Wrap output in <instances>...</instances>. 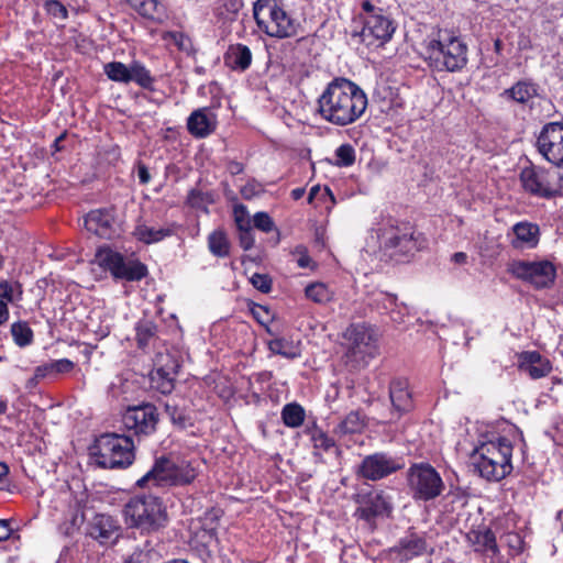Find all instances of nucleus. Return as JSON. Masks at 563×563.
Segmentation results:
<instances>
[{
  "mask_svg": "<svg viewBox=\"0 0 563 563\" xmlns=\"http://www.w3.org/2000/svg\"><path fill=\"white\" fill-rule=\"evenodd\" d=\"M367 96L355 82L343 77L331 80L317 99L316 113L335 126H346L362 118Z\"/></svg>",
  "mask_w": 563,
  "mask_h": 563,
  "instance_id": "nucleus-1",
  "label": "nucleus"
},
{
  "mask_svg": "<svg viewBox=\"0 0 563 563\" xmlns=\"http://www.w3.org/2000/svg\"><path fill=\"white\" fill-rule=\"evenodd\" d=\"M512 444L504 438L479 442L471 454L474 471L487 481L499 482L512 471Z\"/></svg>",
  "mask_w": 563,
  "mask_h": 563,
  "instance_id": "nucleus-2",
  "label": "nucleus"
},
{
  "mask_svg": "<svg viewBox=\"0 0 563 563\" xmlns=\"http://www.w3.org/2000/svg\"><path fill=\"white\" fill-rule=\"evenodd\" d=\"M253 15L258 29L271 37H291L299 29L298 21L286 10L282 0H256Z\"/></svg>",
  "mask_w": 563,
  "mask_h": 563,
  "instance_id": "nucleus-3",
  "label": "nucleus"
},
{
  "mask_svg": "<svg viewBox=\"0 0 563 563\" xmlns=\"http://www.w3.org/2000/svg\"><path fill=\"white\" fill-rule=\"evenodd\" d=\"M125 522L142 532L161 529L167 522V512L161 498L141 494L129 499L123 508Z\"/></svg>",
  "mask_w": 563,
  "mask_h": 563,
  "instance_id": "nucleus-4",
  "label": "nucleus"
},
{
  "mask_svg": "<svg viewBox=\"0 0 563 563\" xmlns=\"http://www.w3.org/2000/svg\"><path fill=\"white\" fill-rule=\"evenodd\" d=\"M133 440L124 434L103 433L91 448V459L102 468H125L134 459Z\"/></svg>",
  "mask_w": 563,
  "mask_h": 563,
  "instance_id": "nucleus-5",
  "label": "nucleus"
},
{
  "mask_svg": "<svg viewBox=\"0 0 563 563\" xmlns=\"http://www.w3.org/2000/svg\"><path fill=\"white\" fill-rule=\"evenodd\" d=\"M426 53L438 70L459 71L467 64V45L456 35L440 31L427 43Z\"/></svg>",
  "mask_w": 563,
  "mask_h": 563,
  "instance_id": "nucleus-6",
  "label": "nucleus"
},
{
  "mask_svg": "<svg viewBox=\"0 0 563 563\" xmlns=\"http://www.w3.org/2000/svg\"><path fill=\"white\" fill-rule=\"evenodd\" d=\"M197 476L196 470L187 461L172 457H157L152 468L137 479L141 488L168 487L190 484Z\"/></svg>",
  "mask_w": 563,
  "mask_h": 563,
  "instance_id": "nucleus-7",
  "label": "nucleus"
},
{
  "mask_svg": "<svg viewBox=\"0 0 563 563\" xmlns=\"http://www.w3.org/2000/svg\"><path fill=\"white\" fill-rule=\"evenodd\" d=\"M361 8L364 12L363 27L354 36H360L361 42L367 46H382L389 42L397 29L393 18L369 0L362 1Z\"/></svg>",
  "mask_w": 563,
  "mask_h": 563,
  "instance_id": "nucleus-8",
  "label": "nucleus"
},
{
  "mask_svg": "<svg viewBox=\"0 0 563 563\" xmlns=\"http://www.w3.org/2000/svg\"><path fill=\"white\" fill-rule=\"evenodd\" d=\"M407 482L412 498L418 501L434 500L445 489L441 475L428 463L412 464L407 471Z\"/></svg>",
  "mask_w": 563,
  "mask_h": 563,
  "instance_id": "nucleus-9",
  "label": "nucleus"
},
{
  "mask_svg": "<svg viewBox=\"0 0 563 563\" xmlns=\"http://www.w3.org/2000/svg\"><path fill=\"white\" fill-rule=\"evenodd\" d=\"M520 184L532 196L549 199L563 195V172L556 175L543 167L530 165L521 169Z\"/></svg>",
  "mask_w": 563,
  "mask_h": 563,
  "instance_id": "nucleus-10",
  "label": "nucleus"
},
{
  "mask_svg": "<svg viewBox=\"0 0 563 563\" xmlns=\"http://www.w3.org/2000/svg\"><path fill=\"white\" fill-rule=\"evenodd\" d=\"M95 262L114 279L139 282L148 273L146 265L139 260L125 258L109 247H100L95 255Z\"/></svg>",
  "mask_w": 563,
  "mask_h": 563,
  "instance_id": "nucleus-11",
  "label": "nucleus"
},
{
  "mask_svg": "<svg viewBox=\"0 0 563 563\" xmlns=\"http://www.w3.org/2000/svg\"><path fill=\"white\" fill-rule=\"evenodd\" d=\"M378 239L380 247L396 261H401L420 249L415 230L407 224L384 227L379 230Z\"/></svg>",
  "mask_w": 563,
  "mask_h": 563,
  "instance_id": "nucleus-12",
  "label": "nucleus"
},
{
  "mask_svg": "<svg viewBox=\"0 0 563 563\" xmlns=\"http://www.w3.org/2000/svg\"><path fill=\"white\" fill-rule=\"evenodd\" d=\"M508 272L516 278L531 284L536 289H548L554 285L556 268L549 261H514Z\"/></svg>",
  "mask_w": 563,
  "mask_h": 563,
  "instance_id": "nucleus-13",
  "label": "nucleus"
},
{
  "mask_svg": "<svg viewBox=\"0 0 563 563\" xmlns=\"http://www.w3.org/2000/svg\"><path fill=\"white\" fill-rule=\"evenodd\" d=\"M349 347L347 356L357 363H367L377 354V334L375 330L365 324L350 325L344 334Z\"/></svg>",
  "mask_w": 563,
  "mask_h": 563,
  "instance_id": "nucleus-14",
  "label": "nucleus"
},
{
  "mask_svg": "<svg viewBox=\"0 0 563 563\" xmlns=\"http://www.w3.org/2000/svg\"><path fill=\"white\" fill-rule=\"evenodd\" d=\"M157 408L152 404L129 407L122 416V424L134 435L142 438L153 434L158 424Z\"/></svg>",
  "mask_w": 563,
  "mask_h": 563,
  "instance_id": "nucleus-15",
  "label": "nucleus"
},
{
  "mask_svg": "<svg viewBox=\"0 0 563 563\" xmlns=\"http://www.w3.org/2000/svg\"><path fill=\"white\" fill-rule=\"evenodd\" d=\"M404 467L401 459L386 452L366 455L357 466L356 474L368 481H379Z\"/></svg>",
  "mask_w": 563,
  "mask_h": 563,
  "instance_id": "nucleus-16",
  "label": "nucleus"
},
{
  "mask_svg": "<svg viewBox=\"0 0 563 563\" xmlns=\"http://www.w3.org/2000/svg\"><path fill=\"white\" fill-rule=\"evenodd\" d=\"M537 147L548 162L563 167V123H547L537 139Z\"/></svg>",
  "mask_w": 563,
  "mask_h": 563,
  "instance_id": "nucleus-17",
  "label": "nucleus"
},
{
  "mask_svg": "<svg viewBox=\"0 0 563 563\" xmlns=\"http://www.w3.org/2000/svg\"><path fill=\"white\" fill-rule=\"evenodd\" d=\"M190 547L205 563H217L219 540L216 527H195L190 538Z\"/></svg>",
  "mask_w": 563,
  "mask_h": 563,
  "instance_id": "nucleus-18",
  "label": "nucleus"
},
{
  "mask_svg": "<svg viewBox=\"0 0 563 563\" xmlns=\"http://www.w3.org/2000/svg\"><path fill=\"white\" fill-rule=\"evenodd\" d=\"M121 533L119 521L110 515L96 514L87 523L86 534L101 545L117 542Z\"/></svg>",
  "mask_w": 563,
  "mask_h": 563,
  "instance_id": "nucleus-19",
  "label": "nucleus"
},
{
  "mask_svg": "<svg viewBox=\"0 0 563 563\" xmlns=\"http://www.w3.org/2000/svg\"><path fill=\"white\" fill-rule=\"evenodd\" d=\"M541 238L539 224L527 220L515 223L507 232V239L514 250H533Z\"/></svg>",
  "mask_w": 563,
  "mask_h": 563,
  "instance_id": "nucleus-20",
  "label": "nucleus"
},
{
  "mask_svg": "<svg viewBox=\"0 0 563 563\" xmlns=\"http://www.w3.org/2000/svg\"><path fill=\"white\" fill-rule=\"evenodd\" d=\"M85 228L102 238L112 239L119 234V224L113 209H97L90 211L84 220Z\"/></svg>",
  "mask_w": 563,
  "mask_h": 563,
  "instance_id": "nucleus-21",
  "label": "nucleus"
},
{
  "mask_svg": "<svg viewBox=\"0 0 563 563\" xmlns=\"http://www.w3.org/2000/svg\"><path fill=\"white\" fill-rule=\"evenodd\" d=\"M356 501L358 507L355 511V516L367 522H371L378 516L388 514L391 509L383 492L372 490L358 494Z\"/></svg>",
  "mask_w": 563,
  "mask_h": 563,
  "instance_id": "nucleus-22",
  "label": "nucleus"
},
{
  "mask_svg": "<svg viewBox=\"0 0 563 563\" xmlns=\"http://www.w3.org/2000/svg\"><path fill=\"white\" fill-rule=\"evenodd\" d=\"M518 368L531 379H539L551 373L552 364L539 352L526 351L518 355Z\"/></svg>",
  "mask_w": 563,
  "mask_h": 563,
  "instance_id": "nucleus-23",
  "label": "nucleus"
},
{
  "mask_svg": "<svg viewBox=\"0 0 563 563\" xmlns=\"http://www.w3.org/2000/svg\"><path fill=\"white\" fill-rule=\"evenodd\" d=\"M217 115L207 107L195 110L187 119L189 133L198 139H203L214 132Z\"/></svg>",
  "mask_w": 563,
  "mask_h": 563,
  "instance_id": "nucleus-24",
  "label": "nucleus"
},
{
  "mask_svg": "<svg viewBox=\"0 0 563 563\" xmlns=\"http://www.w3.org/2000/svg\"><path fill=\"white\" fill-rule=\"evenodd\" d=\"M427 542L423 537L418 534L406 536L399 540L398 544L390 549V555L394 560L404 563L427 552Z\"/></svg>",
  "mask_w": 563,
  "mask_h": 563,
  "instance_id": "nucleus-25",
  "label": "nucleus"
},
{
  "mask_svg": "<svg viewBox=\"0 0 563 563\" xmlns=\"http://www.w3.org/2000/svg\"><path fill=\"white\" fill-rule=\"evenodd\" d=\"M178 364L170 360L169 364L157 367L151 374V386L157 391L168 395L175 388V377L177 375Z\"/></svg>",
  "mask_w": 563,
  "mask_h": 563,
  "instance_id": "nucleus-26",
  "label": "nucleus"
},
{
  "mask_svg": "<svg viewBox=\"0 0 563 563\" xmlns=\"http://www.w3.org/2000/svg\"><path fill=\"white\" fill-rule=\"evenodd\" d=\"M389 398L394 409L398 412H406L412 407L409 383L406 378H394L389 385Z\"/></svg>",
  "mask_w": 563,
  "mask_h": 563,
  "instance_id": "nucleus-27",
  "label": "nucleus"
},
{
  "mask_svg": "<svg viewBox=\"0 0 563 563\" xmlns=\"http://www.w3.org/2000/svg\"><path fill=\"white\" fill-rule=\"evenodd\" d=\"M224 65L234 71H245L252 64L251 49L241 43L231 44L223 56Z\"/></svg>",
  "mask_w": 563,
  "mask_h": 563,
  "instance_id": "nucleus-28",
  "label": "nucleus"
},
{
  "mask_svg": "<svg viewBox=\"0 0 563 563\" xmlns=\"http://www.w3.org/2000/svg\"><path fill=\"white\" fill-rule=\"evenodd\" d=\"M125 2L144 19L162 22L166 18V8L161 0H125Z\"/></svg>",
  "mask_w": 563,
  "mask_h": 563,
  "instance_id": "nucleus-29",
  "label": "nucleus"
},
{
  "mask_svg": "<svg viewBox=\"0 0 563 563\" xmlns=\"http://www.w3.org/2000/svg\"><path fill=\"white\" fill-rule=\"evenodd\" d=\"M175 224L166 227V228H154L148 227L145 223H139L134 231L133 235L136 240L145 243V244H152L157 243L165 238L172 236L175 233Z\"/></svg>",
  "mask_w": 563,
  "mask_h": 563,
  "instance_id": "nucleus-30",
  "label": "nucleus"
},
{
  "mask_svg": "<svg viewBox=\"0 0 563 563\" xmlns=\"http://www.w3.org/2000/svg\"><path fill=\"white\" fill-rule=\"evenodd\" d=\"M157 339V325L154 321L142 319L135 324V340L139 349L153 347Z\"/></svg>",
  "mask_w": 563,
  "mask_h": 563,
  "instance_id": "nucleus-31",
  "label": "nucleus"
},
{
  "mask_svg": "<svg viewBox=\"0 0 563 563\" xmlns=\"http://www.w3.org/2000/svg\"><path fill=\"white\" fill-rule=\"evenodd\" d=\"M366 427V417L358 410L349 412L334 428L333 432L340 437L361 433Z\"/></svg>",
  "mask_w": 563,
  "mask_h": 563,
  "instance_id": "nucleus-32",
  "label": "nucleus"
},
{
  "mask_svg": "<svg viewBox=\"0 0 563 563\" xmlns=\"http://www.w3.org/2000/svg\"><path fill=\"white\" fill-rule=\"evenodd\" d=\"M467 540L474 547L475 551L493 552L497 551L495 534L489 529L472 530L467 533Z\"/></svg>",
  "mask_w": 563,
  "mask_h": 563,
  "instance_id": "nucleus-33",
  "label": "nucleus"
},
{
  "mask_svg": "<svg viewBox=\"0 0 563 563\" xmlns=\"http://www.w3.org/2000/svg\"><path fill=\"white\" fill-rule=\"evenodd\" d=\"M268 349L272 353L282 355L288 360H295L300 356V343L286 338H275L268 342Z\"/></svg>",
  "mask_w": 563,
  "mask_h": 563,
  "instance_id": "nucleus-34",
  "label": "nucleus"
},
{
  "mask_svg": "<svg viewBox=\"0 0 563 563\" xmlns=\"http://www.w3.org/2000/svg\"><path fill=\"white\" fill-rule=\"evenodd\" d=\"M503 96L521 103L526 104L537 96V88L533 84L527 81H518L511 88L506 89Z\"/></svg>",
  "mask_w": 563,
  "mask_h": 563,
  "instance_id": "nucleus-35",
  "label": "nucleus"
},
{
  "mask_svg": "<svg viewBox=\"0 0 563 563\" xmlns=\"http://www.w3.org/2000/svg\"><path fill=\"white\" fill-rule=\"evenodd\" d=\"M131 81L144 89L154 90L155 78L141 62L133 60L130 63V82Z\"/></svg>",
  "mask_w": 563,
  "mask_h": 563,
  "instance_id": "nucleus-36",
  "label": "nucleus"
},
{
  "mask_svg": "<svg viewBox=\"0 0 563 563\" xmlns=\"http://www.w3.org/2000/svg\"><path fill=\"white\" fill-rule=\"evenodd\" d=\"M208 249L217 257L229 256L230 242L223 230H214L208 235Z\"/></svg>",
  "mask_w": 563,
  "mask_h": 563,
  "instance_id": "nucleus-37",
  "label": "nucleus"
},
{
  "mask_svg": "<svg viewBox=\"0 0 563 563\" xmlns=\"http://www.w3.org/2000/svg\"><path fill=\"white\" fill-rule=\"evenodd\" d=\"M306 297L319 305H324L332 300L333 292L329 287L320 282L311 283L305 288Z\"/></svg>",
  "mask_w": 563,
  "mask_h": 563,
  "instance_id": "nucleus-38",
  "label": "nucleus"
},
{
  "mask_svg": "<svg viewBox=\"0 0 563 563\" xmlns=\"http://www.w3.org/2000/svg\"><path fill=\"white\" fill-rule=\"evenodd\" d=\"M282 419L285 426L289 428H298L305 420V410L296 402L287 404L282 410Z\"/></svg>",
  "mask_w": 563,
  "mask_h": 563,
  "instance_id": "nucleus-39",
  "label": "nucleus"
},
{
  "mask_svg": "<svg viewBox=\"0 0 563 563\" xmlns=\"http://www.w3.org/2000/svg\"><path fill=\"white\" fill-rule=\"evenodd\" d=\"M10 332L14 343L20 347H25L33 342V331L25 321L13 322Z\"/></svg>",
  "mask_w": 563,
  "mask_h": 563,
  "instance_id": "nucleus-40",
  "label": "nucleus"
},
{
  "mask_svg": "<svg viewBox=\"0 0 563 563\" xmlns=\"http://www.w3.org/2000/svg\"><path fill=\"white\" fill-rule=\"evenodd\" d=\"M104 73L109 79L129 84L130 82V64L125 65L121 62H111L104 65Z\"/></svg>",
  "mask_w": 563,
  "mask_h": 563,
  "instance_id": "nucleus-41",
  "label": "nucleus"
},
{
  "mask_svg": "<svg viewBox=\"0 0 563 563\" xmlns=\"http://www.w3.org/2000/svg\"><path fill=\"white\" fill-rule=\"evenodd\" d=\"M308 432L314 450L328 452L335 445L334 440L329 437L325 431H323L321 428H318L317 426H314Z\"/></svg>",
  "mask_w": 563,
  "mask_h": 563,
  "instance_id": "nucleus-42",
  "label": "nucleus"
},
{
  "mask_svg": "<svg viewBox=\"0 0 563 563\" xmlns=\"http://www.w3.org/2000/svg\"><path fill=\"white\" fill-rule=\"evenodd\" d=\"M372 305L382 313H389L391 309L398 307L397 297L394 294L379 291L374 294Z\"/></svg>",
  "mask_w": 563,
  "mask_h": 563,
  "instance_id": "nucleus-43",
  "label": "nucleus"
},
{
  "mask_svg": "<svg viewBox=\"0 0 563 563\" xmlns=\"http://www.w3.org/2000/svg\"><path fill=\"white\" fill-rule=\"evenodd\" d=\"M335 165L339 167H350L355 163V150L349 144L344 143L340 145L334 153Z\"/></svg>",
  "mask_w": 563,
  "mask_h": 563,
  "instance_id": "nucleus-44",
  "label": "nucleus"
},
{
  "mask_svg": "<svg viewBox=\"0 0 563 563\" xmlns=\"http://www.w3.org/2000/svg\"><path fill=\"white\" fill-rule=\"evenodd\" d=\"M212 202L211 196L199 189H191L187 196V205L191 208L201 209L207 211V207Z\"/></svg>",
  "mask_w": 563,
  "mask_h": 563,
  "instance_id": "nucleus-45",
  "label": "nucleus"
},
{
  "mask_svg": "<svg viewBox=\"0 0 563 563\" xmlns=\"http://www.w3.org/2000/svg\"><path fill=\"white\" fill-rule=\"evenodd\" d=\"M43 7L46 13L56 21L63 22L68 19L67 8L58 0H46Z\"/></svg>",
  "mask_w": 563,
  "mask_h": 563,
  "instance_id": "nucleus-46",
  "label": "nucleus"
},
{
  "mask_svg": "<svg viewBox=\"0 0 563 563\" xmlns=\"http://www.w3.org/2000/svg\"><path fill=\"white\" fill-rule=\"evenodd\" d=\"M22 297V288L20 284L12 285L11 283L3 280L0 283V300L12 302L15 299L20 300Z\"/></svg>",
  "mask_w": 563,
  "mask_h": 563,
  "instance_id": "nucleus-47",
  "label": "nucleus"
},
{
  "mask_svg": "<svg viewBox=\"0 0 563 563\" xmlns=\"http://www.w3.org/2000/svg\"><path fill=\"white\" fill-rule=\"evenodd\" d=\"M165 411L168 415V417L174 426L181 428V429H184L188 426L189 419L183 409L178 408L175 405L167 402L165 405Z\"/></svg>",
  "mask_w": 563,
  "mask_h": 563,
  "instance_id": "nucleus-48",
  "label": "nucleus"
},
{
  "mask_svg": "<svg viewBox=\"0 0 563 563\" xmlns=\"http://www.w3.org/2000/svg\"><path fill=\"white\" fill-rule=\"evenodd\" d=\"M234 221L239 230L250 229L251 219L247 208L244 205H235L233 208Z\"/></svg>",
  "mask_w": 563,
  "mask_h": 563,
  "instance_id": "nucleus-49",
  "label": "nucleus"
},
{
  "mask_svg": "<svg viewBox=\"0 0 563 563\" xmlns=\"http://www.w3.org/2000/svg\"><path fill=\"white\" fill-rule=\"evenodd\" d=\"M254 227L263 232H271L274 230V221L266 212H257L253 218Z\"/></svg>",
  "mask_w": 563,
  "mask_h": 563,
  "instance_id": "nucleus-50",
  "label": "nucleus"
},
{
  "mask_svg": "<svg viewBox=\"0 0 563 563\" xmlns=\"http://www.w3.org/2000/svg\"><path fill=\"white\" fill-rule=\"evenodd\" d=\"M251 283L254 288L262 291L263 294H267L272 289V279L264 274H253L251 277Z\"/></svg>",
  "mask_w": 563,
  "mask_h": 563,
  "instance_id": "nucleus-51",
  "label": "nucleus"
},
{
  "mask_svg": "<svg viewBox=\"0 0 563 563\" xmlns=\"http://www.w3.org/2000/svg\"><path fill=\"white\" fill-rule=\"evenodd\" d=\"M53 375L56 376L58 374H65L70 372L75 364L68 358H60L57 361L51 362Z\"/></svg>",
  "mask_w": 563,
  "mask_h": 563,
  "instance_id": "nucleus-52",
  "label": "nucleus"
},
{
  "mask_svg": "<svg viewBox=\"0 0 563 563\" xmlns=\"http://www.w3.org/2000/svg\"><path fill=\"white\" fill-rule=\"evenodd\" d=\"M240 231V245L244 251H249L254 245V236L252 233V228L250 229H241Z\"/></svg>",
  "mask_w": 563,
  "mask_h": 563,
  "instance_id": "nucleus-53",
  "label": "nucleus"
},
{
  "mask_svg": "<svg viewBox=\"0 0 563 563\" xmlns=\"http://www.w3.org/2000/svg\"><path fill=\"white\" fill-rule=\"evenodd\" d=\"M84 512L76 510L71 515L70 526L66 529V534H73L76 530L80 528L84 522Z\"/></svg>",
  "mask_w": 563,
  "mask_h": 563,
  "instance_id": "nucleus-54",
  "label": "nucleus"
},
{
  "mask_svg": "<svg viewBox=\"0 0 563 563\" xmlns=\"http://www.w3.org/2000/svg\"><path fill=\"white\" fill-rule=\"evenodd\" d=\"M295 253L298 255L297 264L299 267L307 268L310 266L311 258H310L309 254L307 253L306 247H303L301 245L297 246L295 250Z\"/></svg>",
  "mask_w": 563,
  "mask_h": 563,
  "instance_id": "nucleus-55",
  "label": "nucleus"
},
{
  "mask_svg": "<svg viewBox=\"0 0 563 563\" xmlns=\"http://www.w3.org/2000/svg\"><path fill=\"white\" fill-rule=\"evenodd\" d=\"M51 376H54V375H53L52 365L49 362V363L40 365L35 368L34 375H33V380H40V379L51 377Z\"/></svg>",
  "mask_w": 563,
  "mask_h": 563,
  "instance_id": "nucleus-56",
  "label": "nucleus"
},
{
  "mask_svg": "<svg viewBox=\"0 0 563 563\" xmlns=\"http://www.w3.org/2000/svg\"><path fill=\"white\" fill-rule=\"evenodd\" d=\"M261 191L260 185L255 181L249 183L241 188V195L244 199H252Z\"/></svg>",
  "mask_w": 563,
  "mask_h": 563,
  "instance_id": "nucleus-57",
  "label": "nucleus"
},
{
  "mask_svg": "<svg viewBox=\"0 0 563 563\" xmlns=\"http://www.w3.org/2000/svg\"><path fill=\"white\" fill-rule=\"evenodd\" d=\"M443 499L449 504H454L455 501H461V504L464 505V503H465V496H464L463 492L459 488L450 489Z\"/></svg>",
  "mask_w": 563,
  "mask_h": 563,
  "instance_id": "nucleus-58",
  "label": "nucleus"
},
{
  "mask_svg": "<svg viewBox=\"0 0 563 563\" xmlns=\"http://www.w3.org/2000/svg\"><path fill=\"white\" fill-rule=\"evenodd\" d=\"M407 313V307L405 305H399L397 308L391 309L390 318L394 322L401 323L404 321V317Z\"/></svg>",
  "mask_w": 563,
  "mask_h": 563,
  "instance_id": "nucleus-59",
  "label": "nucleus"
},
{
  "mask_svg": "<svg viewBox=\"0 0 563 563\" xmlns=\"http://www.w3.org/2000/svg\"><path fill=\"white\" fill-rule=\"evenodd\" d=\"M137 177L142 185H146L151 180L150 172L142 163H139L137 165Z\"/></svg>",
  "mask_w": 563,
  "mask_h": 563,
  "instance_id": "nucleus-60",
  "label": "nucleus"
},
{
  "mask_svg": "<svg viewBox=\"0 0 563 563\" xmlns=\"http://www.w3.org/2000/svg\"><path fill=\"white\" fill-rule=\"evenodd\" d=\"M12 529L8 520H0V541H5L10 538Z\"/></svg>",
  "mask_w": 563,
  "mask_h": 563,
  "instance_id": "nucleus-61",
  "label": "nucleus"
},
{
  "mask_svg": "<svg viewBox=\"0 0 563 563\" xmlns=\"http://www.w3.org/2000/svg\"><path fill=\"white\" fill-rule=\"evenodd\" d=\"M227 169L231 175H239L243 173L244 165L238 161H230L227 165Z\"/></svg>",
  "mask_w": 563,
  "mask_h": 563,
  "instance_id": "nucleus-62",
  "label": "nucleus"
},
{
  "mask_svg": "<svg viewBox=\"0 0 563 563\" xmlns=\"http://www.w3.org/2000/svg\"><path fill=\"white\" fill-rule=\"evenodd\" d=\"M129 563H148L147 554L140 552H134L129 560Z\"/></svg>",
  "mask_w": 563,
  "mask_h": 563,
  "instance_id": "nucleus-63",
  "label": "nucleus"
},
{
  "mask_svg": "<svg viewBox=\"0 0 563 563\" xmlns=\"http://www.w3.org/2000/svg\"><path fill=\"white\" fill-rule=\"evenodd\" d=\"M9 319V309L7 302L0 300V325L5 323Z\"/></svg>",
  "mask_w": 563,
  "mask_h": 563,
  "instance_id": "nucleus-64",
  "label": "nucleus"
}]
</instances>
